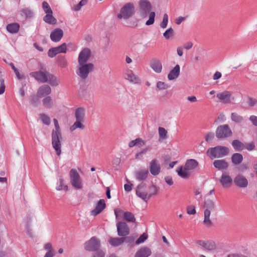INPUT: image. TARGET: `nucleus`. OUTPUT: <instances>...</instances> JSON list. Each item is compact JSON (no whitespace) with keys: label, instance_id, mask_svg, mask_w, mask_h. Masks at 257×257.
I'll return each mask as SVG.
<instances>
[{"label":"nucleus","instance_id":"nucleus-5","mask_svg":"<svg viewBox=\"0 0 257 257\" xmlns=\"http://www.w3.org/2000/svg\"><path fill=\"white\" fill-rule=\"evenodd\" d=\"M228 153V148L222 146H217L215 147L210 148L206 152V155L211 160L215 158H223L227 156Z\"/></svg>","mask_w":257,"mask_h":257},{"label":"nucleus","instance_id":"nucleus-25","mask_svg":"<svg viewBox=\"0 0 257 257\" xmlns=\"http://www.w3.org/2000/svg\"><path fill=\"white\" fill-rule=\"evenodd\" d=\"M150 66L156 73H160L162 70V64L161 62L157 59H153L151 60Z\"/></svg>","mask_w":257,"mask_h":257},{"label":"nucleus","instance_id":"nucleus-20","mask_svg":"<svg viewBox=\"0 0 257 257\" xmlns=\"http://www.w3.org/2000/svg\"><path fill=\"white\" fill-rule=\"evenodd\" d=\"M51 92L52 89L50 86L47 84H44L38 89L37 95L39 97H46L49 96Z\"/></svg>","mask_w":257,"mask_h":257},{"label":"nucleus","instance_id":"nucleus-8","mask_svg":"<svg viewBox=\"0 0 257 257\" xmlns=\"http://www.w3.org/2000/svg\"><path fill=\"white\" fill-rule=\"evenodd\" d=\"M70 179L71 185L76 189H81L83 188L82 180L75 169H72L70 171Z\"/></svg>","mask_w":257,"mask_h":257},{"label":"nucleus","instance_id":"nucleus-27","mask_svg":"<svg viewBox=\"0 0 257 257\" xmlns=\"http://www.w3.org/2000/svg\"><path fill=\"white\" fill-rule=\"evenodd\" d=\"M180 72V66L177 64L174 68L170 72L168 75V79L169 80H173L176 79L179 76Z\"/></svg>","mask_w":257,"mask_h":257},{"label":"nucleus","instance_id":"nucleus-42","mask_svg":"<svg viewBox=\"0 0 257 257\" xmlns=\"http://www.w3.org/2000/svg\"><path fill=\"white\" fill-rule=\"evenodd\" d=\"M159 137L160 139L164 140L167 138V131L162 127H159L158 128Z\"/></svg>","mask_w":257,"mask_h":257},{"label":"nucleus","instance_id":"nucleus-6","mask_svg":"<svg viewBox=\"0 0 257 257\" xmlns=\"http://www.w3.org/2000/svg\"><path fill=\"white\" fill-rule=\"evenodd\" d=\"M205 209L204 211L203 224L206 227H209L212 226V222L210 219L211 210L215 209V203L211 200H207L204 203Z\"/></svg>","mask_w":257,"mask_h":257},{"label":"nucleus","instance_id":"nucleus-22","mask_svg":"<svg viewBox=\"0 0 257 257\" xmlns=\"http://www.w3.org/2000/svg\"><path fill=\"white\" fill-rule=\"evenodd\" d=\"M124 78L132 83L137 84L140 83V79L131 70L126 71L124 74Z\"/></svg>","mask_w":257,"mask_h":257},{"label":"nucleus","instance_id":"nucleus-26","mask_svg":"<svg viewBox=\"0 0 257 257\" xmlns=\"http://www.w3.org/2000/svg\"><path fill=\"white\" fill-rule=\"evenodd\" d=\"M213 165L218 170H226L228 167V164L225 160H215Z\"/></svg>","mask_w":257,"mask_h":257},{"label":"nucleus","instance_id":"nucleus-11","mask_svg":"<svg viewBox=\"0 0 257 257\" xmlns=\"http://www.w3.org/2000/svg\"><path fill=\"white\" fill-rule=\"evenodd\" d=\"M99 246L100 241L95 236L91 237L84 244L85 249L88 251L96 250Z\"/></svg>","mask_w":257,"mask_h":257},{"label":"nucleus","instance_id":"nucleus-48","mask_svg":"<svg viewBox=\"0 0 257 257\" xmlns=\"http://www.w3.org/2000/svg\"><path fill=\"white\" fill-rule=\"evenodd\" d=\"M156 86H157V87L159 90L166 89L169 87V86L167 84H166V83L162 82V81H158L157 83Z\"/></svg>","mask_w":257,"mask_h":257},{"label":"nucleus","instance_id":"nucleus-21","mask_svg":"<svg viewBox=\"0 0 257 257\" xmlns=\"http://www.w3.org/2000/svg\"><path fill=\"white\" fill-rule=\"evenodd\" d=\"M63 36V32L60 28H56L51 32L50 39L54 42H59Z\"/></svg>","mask_w":257,"mask_h":257},{"label":"nucleus","instance_id":"nucleus-39","mask_svg":"<svg viewBox=\"0 0 257 257\" xmlns=\"http://www.w3.org/2000/svg\"><path fill=\"white\" fill-rule=\"evenodd\" d=\"M123 217L125 220L128 222H135L136 221L135 216L130 212L126 211L124 212Z\"/></svg>","mask_w":257,"mask_h":257},{"label":"nucleus","instance_id":"nucleus-30","mask_svg":"<svg viewBox=\"0 0 257 257\" xmlns=\"http://www.w3.org/2000/svg\"><path fill=\"white\" fill-rule=\"evenodd\" d=\"M130 237L127 238L111 237L108 242L112 246H117L124 242L126 239H130Z\"/></svg>","mask_w":257,"mask_h":257},{"label":"nucleus","instance_id":"nucleus-62","mask_svg":"<svg viewBox=\"0 0 257 257\" xmlns=\"http://www.w3.org/2000/svg\"><path fill=\"white\" fill-rule=\"evenodd\" d=\"M217 119L220 122H223L226 120V116L223 113L220 114L218 116Z\"/></svg>","mask_w":257,"mask_h":257},{"label":"nucleus","instance_id":"nucleus-9","mask_svg":"<svg viewBox=\"0 0 257 257\" xmlns=\"http://www.w3.org/2000/svg\"><path fill=\"white\" fill-rule=\"evenodd\" d=\"M232 133L228 124L218 126L216 130V136L219 139H225L232 136Z\"/></svg>","mask_w":257,"mask_h":257},{"label":"nucleus","instance_id":"nucleus-55","mask_svg":"<svg viewBox=\"0 0 257 257\" xmlns=\"http://www.w3.org/2000/svg\"><path fill=\"white\" fill-rule=\"evenodd\" d=\"M26 231L30 237L32 236L31 228V219L30 218L26 222Z\"/></svg>","mask_w":257,"mask_h":257},{"label":"nucleus","instance_id":"nucleus-3","mask_svg":"<svg viewBox=\"0 0 257 257\" xmlns=\"http://www.w3.org/2000/svg\"><path fill=\"white\" fill-rule=\"evenodd\" d=\"M53 121L55 130H53L52 133V145L56 155L59 156L61 154L62 134L57 119L54 118Z\"/></svg>","mask_w":257,"mask_h":257},{"label":"nucleus","instance_id":"nucleus-10","mask_svg":"<svg viewBox=\"0 0 257 257\" xmlns=\"http://www.w3.org/2000/svg\"><path fill=\"white\" fill-rule=\"evenodd\" d=\"M216 97L223 103L229 104L234 100V97L231 91L225 90L217 93Z\"/></svg>","mask_w":257,"mask_h":257},{"label":"nucleus","instance_id":"nucleus-36","mask_svg":"<svg viewBox=\"0 0 257 257\" xmlns=\"http://www.w3.org/2000/svg\"><path fill=\"white\" fill-rule=\"evenodd\" d=\"M232 145L236 151H242L245 148L244 144L237 140H233L232 142Z\"/></svg>","mask_w":257,"mask_h":257},{"label":"nucleus","instance_id":"nucleus-17","mask_svg":"<svg viewBox=\"0 0 257 257\" xmlns=\"http://www.w3.org/2000/svg\"><path fill=\"white\" fill-rule=\"evenodd\" d=\"M117 234L120 236H125L130 233L129 228L126 223L119 222L116 224Z\"/></svg>","mask_w":257,"mask_h":257},{"label":"nucleus","instance_id":"nucleus-1","mask_svg":"<svg viewBox=\"0 0 257 257\" xmlns=\"http://www.w3.org/2000/svg\"><path fill=\"white\" fill-rule=\"evenodd\" d=\"M90 57L91 51L87 48L82 49L79 54L76 73L82 80L86 79L89 73L94 70V64L88 62Z\"/></svg>","mask_w":257,"mask_h":257},{"label":"nucleus","instance_id":"nucleus-2","mask_svg":"<svg viewBox=\"0 0 257 257\" xmlns=\"http://www.w3.org/2000/svg\"><path fill=\"white\" fill-rule=\"evenodd\" d=\"M33 77L36 80L41 83L48 82L52 86H57L60 83L58 78L45 69H42L34 72Z\"/></svg>","mask_w":257,"mask_h":257},{"label":"nucleus","instance_id":"nucleus-15","mask_svg":"<svg viewBox=\"0 0 257 257\" xmlns=\"http://www.w3.org/2000/svg\"><path fill=\"white\" fill-rule=\"evenodd\" d=\"M136 195L143 200L147 201L149 196L147 191L145 184H141L138 185L136 189Z\"/></svg>","mask_w":257,"mask_h":257},{"label":"nucleus","instance_id":"nucleus-54","mask_svg":"<svg viewBox=\"0 0 257 257\" xmlns=\"http://www.w3.org/2000/svg\"><path fill=\"white\" fill-rule=\"evenodd\" d=\"M4 79L0 77V95L4 94L5 91L6 86Z\"/></svg>","mask_w":257,"mask_h":257},{"label":"nucleus","instance_id":"nucleus-63","mask_svg":"<svg viewBox=\"0 0 257 257\" xmlns=\"http://www.w3.org/2000/svg\"><path fill=\"white\" fill-rule=\"evenodd\" d=\"M245 147L247 150L252 151L254 149L255 146H254L253 143H249V144H246Z\"/></svg>","mask_w":257,"mask_h":257},{"label":"nucleus","instance_id":"nucleus-53","mask_svg":"<svg viewBox=\"0 0 257 257\" xmlns=\"http://www.w3.org/2000/svg\"><path fill=\"white\" fill-rule=\"evenodd\" d=\"M247 104L250 106H254L257 104V99L253 97H248L247 101Z\"/></svg>","mask_w":257,"mask_h":257},{"label":"nucleus","instance_id":"nucleus-4","mask_svg":"<svg viewBox=\"0 0 257 257\" xmlns=\"http://www.w3.org/2000/svg\"><path fill=\"white\" fill-rule=\"evenodd\" d=\"M198 162L195 159H188L184 166H181L177 170L178 175L183 179L188 178L193 170L198 166Z\"/></svg>","mask_w":257,"mask_h":257},{"label":"nucleus","instance_id":"nucleus-51","mask_svg":"<svg viewBox=\"0 0 257 257\" xmlns=\"http://www.w3.org/2000/svg\"><path fill=\"white\" fill-rule=\"evenodd\" d=\"M142 142V144H143V140L141 138H137L134 140L131 141L128 144V146L130 148H132L135 146L137 145L138 144V142Z\"/></svg>","mask_w":257,"mask_h":257},{"label":"nucleus","instance_id":"nucleus-24","mask_svg":"<svg viewBox=\"0 0 257 257\" xmlns=\"http://www.w3.org/2000/svg\"><path fill=\"white\" fill-rule=\"evenodd\" d=\"M106 205L104 199H100L97 202L95 208L91 211V214L93 216H96L99 214L105 208Z\"/></svg>","mask_w":257,"mask_h":257},{"label":"nucleus","instance_id":"nucleus-64","mask_svg":"<svg viewBox=\"0 0 257 257\" xmlns=\"http://www.w3.org/2000/svg\"><path fill=\"white\" fill-rule=\"evenodd\" d=\"M55 251H47L44 257H54Z\"/></svg>","mask_w":257,"mask_h":257},{"label":"nucleus","instance_id":"nucleus-52","mask_svg":"<svg viewBox=\"0 0 257 257\" xmlns=\"http://www.w3.org/2000/svg\"><path fill=\"white\" fill-rule=\"evenodd\" d=\"M148 151V149L145 148V149H143V150H142L140 152L138 153L136 155V156H135L136 159H139V160H141L143 157V155L146 154Z\"/></svg>","mask_w":257,"mask_h":257},{"label":"nucleus","instance_id":"nucleus-61","mask_svg":"<svg viewBox=\"0 0 257 257\" xmlns=\"http://www.w3.org/2000/svg\"><path fill=\"white\" fill-rule=\"evenodd\" d=\"M165 180L166 182L169 185H172L173 184V181L172 179V178L170 176H166L165 178Z\"/></svg>","mask_w":257,"mask_h":257},{"label":"nucleus","instance_id":"nucleus-44","mask_svg":"<svg viewBox=\"0 0 257 257\" xmlns=\"http://www.w3.org/2000/svg\"><path fill=\"white\" fill-rule=\"evenodd\" d=\"M174 35V30L172 28H169L164 33L163 36L166 39H169L172 37Z\"/></svg>","mask_w":257,"mask_h":257},{"label":"nucleus","instance_id":"nucleus-49","mask_svg":"<svg viewBox=\"0 0 257 257\" xmlns=\"http://www.w3.org/2000/svg\"><path fill=\"white\" fill-rule=\"evenodd\" d=\"M186 210L187 213L189 215H194L196 213L195 207L193 205H188Z\"/></svg>","mask_w":257,"mask_h":257},{"label":"nucleus","instance_id":"nucleus-13","mask_svg":"<svg viewBox=\"0 0 257 257\" xmlns=\"http://www.w3.org/2000/svg\"><path fill=\"white\" fill-rule=\"evenodd\" d=\"M151 5L148 0H141L139 2V8L141 15L146 17L151 10Z\"/></svg>","mask_w":257,"mask_h":257},{"label":"nucleus","instance_id":"nucleus-12","mask_svg":"<svg viewBox=\"0 0 257 257\" xmlns=\"http://www.w3.org/2000/svg\"><path fill=\"white\" fill-rule=\"evenodd\" d=\"M67 52V45L66 43H63L61 45L53 47L48 50V55L50 58H53L59 53H65Z\"/></svg>","mask_w":257,"mask_h":257},{"label":"nucleus","instance_id":"nucleus-28","mask_svg":"<svg viewBox=\"0 0 257 257\" xmlns=\"http://www.w3.org/2000/svg\"><path fill=\"white\" fill-rule=\"evenodd\" d=\"M151 253V250L149 247H144L136 252L135 257H148Z\"/></svg>","mask_w":257,"mask_h":257},{"label":"nucleus","instance_id":"nucleus-33","mask_svg":"<svg viewBox=\"0 0 257 257\" xmlns=\"http://www.w3.org/2000/svg\"><path fill=\"white\" fill-rule=\"evenodd\" d=\"M243 160L242 155L239 153H234L231 157V161L235 165L239 164Z\"/></svg>","mask_w":257,"mask_h":257},{"label":"nucleus","instance_id":"nucleus-37","mask_svg":"<svg viewBox=\"0 0 257 257\" xmlns=\"http://www.w3.org/2000/svg\"><path fill=\"white\" fill-rule=\"evenodd\" d=\"M19 29V25L18 24L15 23L9 24L7 26V30L11 33H16Z\"/></svg>","mask_w":257,"mask_h":257},{"label":"nucleus","instance_id":"nucleus-14","mask_svg":"<svg viewBox=\"0 0 257 257\" xmlns=\"http://www.w3.org/2000/svg\"><path fill=\"white\" fill-rule=\"evenodd\" d=\"M197 243L201 246L204 249L208 251H213L217 248V244L213 240H202L197 241Z\"/></svg>","mask_w":257,"mask_h":257},{"label":"nucleus","instance_id":"nucleus-18","mask_svg":"<svg viewBox=\"0 0 257 257\" xmlns=\"http://www.w3.org/2000/svg\"><path fill=\"white\" fill-rule=\"evenodd\" d=\"M150 171L153 176H157L161 172V166L157 159H153L150 163Z\"/></svg>","mask_w":257,"mask_h":257},{"label":"nucleus","instance_id":"nucleus-60","mask_svg":"<svg viewBox=\"0 0 257 257\" xmlns=\"http://www.w3.org/2000/svg\"><path fill=\"white\" fill-rule=\"evenodd\" d=\"M14 72L18 79L21 80L25 79V76L23 74H20L17 69L15 70Z\"/></svg>","mask_w":257,"mask_h":257},{"label":"nucleus","instance_id":"nucleus-16","mask_svg":"<svg viewBox=\"0 0 257 257\" xmlns=\"http://www.w3.org/2000/svg\"><path fill=\"white\" fill-rule=\"evenodd\" d=\"M218 181L223 188H228L231 186L232 179L226 173H223Z\"/></svg>","mask_w":257,"mask_h":257},{"label":"nucleus","instance_id":"nucleus-31","mask_svg":"<svg viewBox=\"0 0 257 257\" xmlns=\"http://www.w3.org/2000/svg\"><path fill=\"white\" fill-rule=\"evenodd\" d=\"M230 119L235 123H241L243 122V117L236 112H232L230 115Z\"/></svg>","mask_w":257,"mask_h":257},{"label":"nucleus","instance_id":"nucleus-59","mask_svg":"<svg viewBox=\"0 0 257 257\" xmlns=\"http://www.w3.org/2000/svg\"><path fill=\"white\" fill-rule=\"evenodd\" d=\"M59 65L61 67L65 68L68 65V62L65 58H63L60 60Z\"/></svg>","mask_w":257,"mask_h":257},{"label":"nucleus","instance_id":"nucleus-46","mask_svg":"<svg viewBox=\"0 0 257 257\" xmlns=\"http://www.w3.org/2000/svg\"><path fill=\"white\" fill-rule=\"evenodd\" d=\"M155 17V13L154 12H151L149 15V19L146 22V25L147 26L151 25L154 24Z\"/></svg>","mask_w":257,"mask_h":257},{"label":"nucleus","instance_id":"nucleus-34","mask_svg":"<svg viewBox=\"0 0 257 257\" xmlns=\"http://www.w3.org/2000/svg\"><path fill=\"white\" fill-rule=\"evenodd\" d=\"M84 109L82 107L78 108L75 112V116L76 120H84Z\"/></svg>","mask_w":257,"mask_h":257},{"label":"nucleus","instance_id":"nucleus-29","mask_svg":"<svg viewBox=\"0 0 257 257\" xmlns=\"http://www.w3.org/2000/svg\"><path fill=\"white\" fill-rule=\"evenodd\" d=\"M42 104L46 109L52 108L54 106V101L50 96H47L42 100Z\"/></svg>","mask_w":257,"mask_h":257},{"label":"nucleus","instance_id":"nucleus-47","mask_svg":"<svg viewBox=\"0 0 257 257\" xmlns=\"http://www.w3.org/2000/svg\"><path fill=\"white\" fill-rule=\"evenodd\" d=\"M168 22V16L167 14H165L163 16L162 22L161 23L160 26L162 28H166L167 27Z\"/></svg>","mask_w":257,"mask_h":257},{"label":"nucleus","instance_id":"nucleus-43","mask_svg":"<svg viewBox=\"0 0 257 257\" xmlns=\"http://www.w3.org/2000/svg\"><path fill=\"white\" fill-rule=\"evenodd\" d=\"M41 119L43 123L46 125H49L51 122L50 118L44 113L40 115Z\"/></svg>","mask_w":257,"mask_h":257},{"label":"nucleus","instance_id":"nucleus-35","mask_svg":"<svg viewBox=\"0 0 257 257\" xmlns=\"http://www.w3.org/2000/svg\"><path fill=\"white\" fill-rule=\"evenodd\" d=\"M84 120H76V121L70 127V130L71 132H73L77 128H80L83 130L85 126L82 123Z\"/></svg>","mask_w":257,"mask_h":257},{"label":"nucleus","instance_id":"nucleus-38","mask_svg":"<svg viewBox=\"0 0 257 257\" xmlns=\"http://www.w3.org/2000/svg\"><path fill=\"white\" fill-rule=\"evenodd\" d=\"M56 189L58 191L64 189L65 191L68 190V186L64 185V180L62 178H60L57 182Z\"/></svg>","mask_w":257,"mask_h":257},{"label":"nucleus","instance_id":"nucleus-7","mask_svg":"<svg viewBox=\"0 0 257 257\" xmlns=\"http://www.w3.org/2000/svg\"><path fill=\"white\" fill-rule=\"evenodd\" d=\"M135 13V7L133 3H126L120 9V13L117 15L118 18L126 20L133 16Z\"/></svg>","mask_w":257,"mask_h":257},{"label":"nucleus","instance_id":"nucleus-23","mask_svg":"<svg viewBox=\"0 0 257 257\" xmlns=\"http://www.w3.org/2000/svg\"><path fill=\"white\" fill-rule=\"evenodd\" d=\"M234 182L236 186L240 188H245L248 185L247 180L241 175L236 176L234 178Z\"/></svg>","mask_w":257,"mask_h":257},{"label":"nucleus","instance_id":"nucleus-19","mask_svg":"<svg viewBox=\"0 0 257 257\" xmlns=\"http://www.w3.org/2000/svg\"><path fill=\"white\" fill-rule=\"evenodd\" d=\"M148 175L149 171L146 168H140L135 173V178L139 181H145L148 178Z\"/></svg>","mask_w":257,"mask_h":257},{"label":"nucleus","instance_id":"nucleus-58","mask_svg":"<svg viewBox=\"0 0 257 257\" xmlns=\"http://www.w3.org/2000/svg\"><path fill=\"white\" fill-rule=\"evenodd\" d=\"M249 120L252 122V124L257 126V116L252 115L249 118Z\"/></svg>","mask_w":257,"mask_h":257},{"label":"nucleus","instance_id":"nucleus-50","mask_svg":"<svg viewBox=\"0 0 257 257\" xmlns=\"http://www.w3.org/2000/svg\"><path fill=\"white\" fill-rule=\"evenodd\" d=\"M148 238V235L146 233H143L139 238L136 240V243L139 244L144 242Z\"/></svg>","mask_w":257,"mask_h":257},{"label":"nucleus","instance_id":"nucleus-32","mask_svg":"<svg viewBox=\"0 0 257 257\" xmlns=\"http://www.w3.org/2000/svg\"><path fill=\"white\" fill-rule=\"evenodd\" d=\"M43 20L50 25H55L57 23V20L53 16V13L46 14L43 17Z\"/></svg>","mask_w":257,"mask_h":257},{"label":"nucleus","instance_id":"nucleus-40","mask_svg":"<svg viewBox=\"0 0 257 257\" xmlns=\"http://www.w3.org/2000/svg\"><path fill=\"white\" fill-rule=\"evenodd\" d=\"M87 4L86 0H81V1L76 5H74L72 7L71 9L72 11L75 12H78L80 11L81 8Z\"/></svg>","mask_w":257,"mask_h":257},{"label":"nucleus","instance_id":"nucleus-56","mask_svg":"<svg viewBox=\"0 0 257 257\" xmlns=\"http://www.w3.org/2000/svg\"><path fill=\"white\" fill-rule=\"evenodd\" d=\"M44 249L47 251H55L52 247L51 243L50 242H47L45 244Z\"/></svg>","mask_w":257,"mask_h":257},{"label":"nucleus","instance_id":"nucleus-57","mask_svg":"<svg viewBox=\"0 0 257 257\" xmlns=\"http://www.w3.org/2000/svg\"><path fill=\"white\" fill-rule=\"evenodd\" d=\"M94 253L93 257H104V253L101 250L97 249Z\"/></svg>","mask_w":257,"mask_h":257},{"label":"nucleus","instance_id":"nucleus-41","mask_svg":"<svg viewBox=\"0 0 257 257\" xmlns=\"http://www.w3.org/2000/svg\"><path fill=\"white\" fill-rule=\"evenodd\" d=\"M150 193H148L149 199L153 196L156 195L159 191V188L155 185H152L149 188Z\"/></svg>","mask_w":257,"mask_h":257},{"label":"nucleus","instance_id":"nucleus-45","mask_svg":"<svg viewBox=\"0 0 257 257\" xmlns=\"http://www.w3.org/2000/svg\"><path fill=\"white\" fill-rule=\"evenodd\" d=\"M42 8L45 14L53 13V11L47 2H43Z\"/></svg>","mask_w":257,"mask_h":257}]
</instances>
